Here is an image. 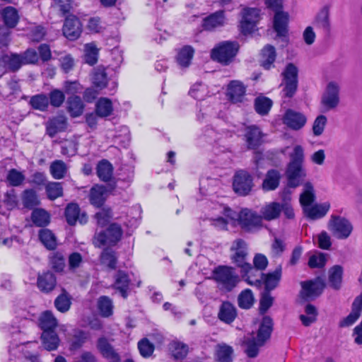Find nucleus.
Returning <instances> with one entry per match:
<instances>
[{"mask_svg": "<svg viewBox=\"0 0 362 362\" xmlns=\"http://www.w3.org/2000/svg\"><path fill=\"white\" fill-rule=\"evenodd\" d=\"M272 318H255L250 336L245 337V352L250 358L256 357L259 349L270 339L273 331Z\"/></svg>", "mask_w": 362, "mask_h": 362, "instance_id": "obj_1", "label": "nucleus"}, {"mask_svg": "<svg viewBox=\"0 0 362 362\" xmlns=\"http://www.w3.org/2000/svg\"><path fill=\"white\" fill-rule=\"evenodd\" d=\"M290 158L291 160L288 165L286 174L288 180V186L294 188L300 184L302 178L305 176V173L303 169V163L304 160L303 148L300 145L296 146L293 148Z\"/></svg>", "mask_w": 362, "mask_h": 362, "instance_id": "obj_2", "label": "nucleus"}, {"mask_svg": "<svg viewBox=\"0 0 362 362\" xmlns=\"http://www.w3.org/2000/svg\"><path fill=\"white\" fill-rule=\"evenodd\" d=\"M38 324L42 330L41 339L45 349L56 350L59 344V339L54 331L57 326V318H40Z\"/></svg>", "mask_w": 362, "mask_h": 362, "instance_id": "obj_3", "label": "nucleus"}, {"mask_svg": "<svg viewBox=\"0 0 362 362\" xmlns=\"http://www.w3.org/2000/svg\"><path fill=\"white\" fill-rule=\"evenodd\" d=\"M230 250L233 252L231 257L233 262L241 269V272L250 274L255 272L257 273V276L260 275L259 272L247 261V248L246 243L243 240H235L233 243Z\"/></svg>", "mask_w": 362, "mask_h": 362, "instance_id": "obj_4", "label": "nucleus"}, {"mask_svg": "<svg viewBox=\"0 0 362 362\" xmlns=\"http://www.w3.org/2000/svg\"><path fill=\"white\" fill-rule=\"evenodd\" d=\"M237 42L224 41L215 46L211 52V57L223 65H228L233 62L238 51Z\"/></svg>", "mask_w": 362, "mask_h": 362, "instance_id": "obj_5", "label": "nucleus"}, {"mask_svg": "<svg viewBox=\"0 0 362 362\" xmlns=\"http://www.w3.org/2000/svg\"><path fill=\"white\" fill-rule=\"evenodd\" d=\"M213 276L221 288L226 291H232L240 281L235 269L228 266H218L214 270Z\"/></svg>", "mask_w": 362, "mask_h": 362, "instance_id": "obj_6", "label": "nucleus"}, {"mask_svg": "<svg viewBox=\"0 0 362 362\" xmlns=\"http://www.w3.org/2000/svg\"><path fill=\"white\" fill-rule=\"evenodd\" d=\"M282 75L283 96L291 98L296 92L298 87V69L293 64H289L286 67Z\"/></svg>", "mask_w": 362, "mask_h": 362, "instance_id": "obj_7", "label": "nucleus"}, {"mask_svg": "<svg viewBox=\"0 0 362 362\" xmlns=\"http://www.w3.org/2000/svg\"><path fill=\"white\" fill-rule=\"evenodd\" d=\"M329 229L333 235L339 239L347 238L353 230L352 225L345 218L332 216L329 223Z\"/></svg>", "mask_w": 362, "mask_h": 362, "instance_id": "obj_8", "label": "nucleus"}, {"mask_svg": "<svg viewBox=\"0 0 362 362\" xmlns=\"http://www.w3.org/2000/svg\"><path fill=\"white\" fill-rule=\"evenodd\" d=\"M18 197L16 190L5 185H0V214L6 215L8 211L16 208Z\"/></svg>", "mask_w": 362, "mask_h": 362, "instance_id": "obj_9", "label": "nucleus"}, {"mask_svg": "<svg viewBox=\"0 0 362 362\" xmlns=\"http://www.w3.org/2000/svg\"><path fill=\"white\" fill-rule=\"evenodd\" d=\"M238 221L243 229L252 231L262 226V216L257 212L248 209H242L238 216Z\"/></svg>", "mask_w": 362, "mask_h": 362, "instance_id": "obj_10", "label": "nucleus"}, {"mask_svg": "<svg viewBox=\"0 0 362 362\" xmlns=\"http://www.w3.org/2000/svg\"><path fill=\"white\" fill-rule=\"evenodd\" d=\"M253 187L252 177L243 170H238L233 177V187L236 194L245 196Z\"/></svg>", "mask_w": 362, "mask_h": 362, "instance_id": "obj_11", "label": "nucleus"}, {"mask_svg": "<svg viewBox=\"0 0 362 362\" xmlns=\"http://www.w3.org/2000/svg\"><path fill=\"white\" fill-rule=\"evenodd\" d=\"M339 83L337 81H329L322 96L321 103L325 110L336 107L339 103Z\"/></svg>", "mask_w": 362, "mask_h": 362, "instance_id": "obj_12", "label": "nucleus"}, {"mask_svg": "<svg viewBox=\"0 0 362 362\" xmlns=\"http://www.w3.org/2000/svg\"><path fill=\"white\" fill-rule=\"evenodd\" d=\"M122 235L121 227L118 224L112 223L107 230L96 233L95 238L98 243V246L115 245L120 240Z\"/></svg>", "mask_w": 362, "mask_h": 362, "instance_id": "obj_13", "label": "nucleus"}, {"mask_svg": "<svg viewBox=\"0 0 362 362\" xmlns=\"http://www.w3.org/2000/svg\"><path fill=\"white\" fill-rule=\"evenodd\" d=\"M259 9L255 8H244L240 21V28L244 34L252 33L259 18Z\"/></svg>", "mask_w": 362, "mask_h": 362, "instance_id": "obj_14", "label": "nucleus"}, {"mask_svg": "<svg viewBox=\"0 0 362 362\" xmlns=\"http://www.w3.org/2000/svg\"><path fill=\"white\" fill-rule=\"evenodd\" d=\"M307 122V117L304 114L292 109L286 111L283 117V123L292 130H300Z\"/></svg>", "mask_w": 362, "mask_h": 362, "instance_id": "obj_15", "label": "nucleus"}, {"mask_svg": "<svg viewBox=\"0 0 362 362\" xmlns=\"http://www.w3.org/2000/svg\"><path fill=\"white\" fill-rule=\"evenodd\" d=\"M82 32V25L80 20L74 15L68 16L64 23L63 33L70 40L77 39Z\"/></svg>", "mask_w": 362, "mask_h": 362, "instance_id": "obj_16", "label": "nucleus"}, {"mask_svg": "<svg viewBox=\"0 0 362 362\" xmlns=\"http://www.w3.org/2000/svg\"><path fill=\"white\" fill-rule=\"evenodd\" d=\"M227 23V19L223 11H216L203 18L202 27L204 30L214 31L223 27Z\"/></svg>", "mask_w": 362, "mask_h": 362, "instance_id": "obj_17", "label": "nucleus"}, {"mask_svg": "<svg viewBox=\"0 0 362 362\" xmlns=\"http://www.w3.org/2000/svg\"><path fill=\"white\" fill-rule=\"evenodd\" d=\"M10 236L7 237L6 234H0V245L10 247L15 245H21L25 243V236L23 231L18 227H13L8 231Z\"/></svg>", "mask_w": 362, "mask_h": 362, "instance_id": "obj_18", "label": "nucleus"}, {"mask_svg": "<svg viewBox=\"0 0 362 362\" xmlns=\"http://www.w3.org/2000/svg\"><path fill=\"white\" fill-rule=\"evenodd\" d=\"M313 25L315 28L320 30L324 34L327 35L331 30V22L329 18V8L328 6H323L315 15Z\"/></svg>", "mask_w": 362, "mask_h": 362, "instance_id": "obj_19", "label": "nucleus"}, {"mask_svg": "<svg viewBox=\"0 0 362 362\" xmlns=\"http://www.w3.org/2000/svg\"><path fill=\"white\" fill-rule=\"evenodd\" d=\"M245 95V87L239 81H232L227 88V96L233 103L243 102Z\"/></svg>", "mask_w": 362, "mask_h": 362, "instance_id": "obj_20", "label": "nucleus"}, {"mask_svg": "<svg viewBox=\"0 0 362 362\" xmlns=\"http://www.w3.org/2000/svg\"><path fill=\"white\" fill-rule=\"evenodd\" d=\"M130 279L127 272L118 270L114 276L113 287L117 290L122 298H127L129 292Z\"/></svg>", "mask_w": 362, "mask_h": 362, "instance_id": "obj_21", "label": "nucleus"}, {"mask_svg": "<svg viewBox=\"0 0 362 362\" xmlns=\"http://www.w3.org/2000/svg\"><path fill=\"white\" fill-rule=\"evenodd\" d=\"M245 138L247 148L255 149L262 144L263 134L259 127L250 126L245 129Z\"/></svg>", "mask_w": 362, "mask_h": 362, "instance_id": "obj_22", "label": "nucleus"}, {"mask_svg": "<svg viewBox=\"0 0 362 362\" xmlns=\"http://www.w3.org/2000/svg\"><path fill=\"white\" fill-rule=\"evenodd\" d=\"M97 346L102 356L108 362H121L119 354L115 350L107 339L104 337L100 338L98 341Z\"/></svg>", "mask_w": 362, "mask_h": 362, "instance_id": "obj_23", "label": "nucleus"}, {"mask_svg": "<svg viewBox=\"0 0 362 362\" xmlns=\"http://www.w3.org/2000/svg\"><path fill=\"white\" fill-rule=\"evenodd\" d=\"M107 189L103 185H95L93 186L88 194V199L91 205L96 208L101 207L107 197Z\"/></svg>", "mask_w": 362, "mask_h": 362, "instance_id": "obj_24", "label": "nucleus"}, {"mask_svg": "<svg viewBox=\"0 0 362 362\" xmlns=\"http://www.w3.org/2000/svg\"><path fill=\"white\" fill-rule=\"evenodd\" d=\"M57 279L50 272H43L37 276V286L43 293H49L56 286Z\"/></svg>", "mask_w": 362, "mask_h": 362, "instance_id": "obj_25", "label": "nucleus"}, {"mask_svg": "<svg viewBox=\"0 0 362 362\" xmlns=\"http://www.w3.org/2000/svg\"><path fill=\"white\" fill-rule=\"evenodd\" d=\"M302 294L306 298H315L318 296L324 288V284L320 280L308 281L301 282Z\"/></svg>", "mask_w": 362, "mask_h": 362, "instance_id": "obj_26", "label": "nucleus"}, {"mask_svg": "<svg viewBox=\"0 0 362 362\" xmlns=\"http://www.w3.org/2000/svg\"><path fill=\"white\" fill-rule=\"evenodd\" d=\"M274 12V29L278 36L285 37L288 32V14L282 11L281 9Z\"/></svg>", "mask_w": 362, "mask_h": 362, "instance_id": "obj_27", "label": "nucleus"}, {"mask_svg": "<svg viewBox=\"0 0 362 362\" xmlns=\"http://www.w3.org/2000/svg\"><path fill=\"white\" fill-rule=\"evenodd\" d=\"M8 42V31L4 27H0V78L6 73L5 52Z\"/></svg>", "mask_w": 362, "mask_h": 362, "instance_id": "obj_28", "label": "nucleus"}, {"mask_svg": "<svg viewBox=\"0 0 362 362\" xmlns=\"http://www.w3.org/2000/svg\"><path fill=\"white\" fill-rule=\"evenodd\" d=\"M281 212V204L273 202L265 204L260 209L262 220L272 221L277 218Z\"/></svg>", "mask_w": 362, "mask_h": 362, "instance_id": "obj_29", "label": "nucleus"}, {"mask_svg": "<svg viewBox=\"0 0 362 362\" xmlns=\"http://www.w3.org/2000/svg\"><path fill=\"white\" fill-rule=\"evenodd\" d=\"M19 92L20 86L14 80H11L0 87V97L10 101L16 98Z\"/></svg>", "mask_w": 362, "mask_h": 362, "instance_id": "obj_30", "label": "nucleus"}, {"mask_svg": "<svg viewBox=\"0 0 362 362\" xmlns=\"http://www.w3.org/2000/svg\"><path fill=\"white\" fill-rule=\"evenodd\" d=\"M281 279V267H277L274 272L264 274L262 282L264 283L265 291L270 292L279 284Z\"/></svg>", "mask_w": 362, "mask_h": 362, "instance_id": "obj_31", "label": "nucleus"}, {"mask_svg": "<svg viewBox=\"0 0 362 362\" xmlns=\"http://www.w3.org/2000/svg\"><path fill=\"white\" fill-rule=\"evenodd\" d=\"M194 49L189 45L180 48L176 56V62L180 68L188 67L194 55Z\"/></svg>", "mask_w": 362, "mask_h": 362, "instance_id": "obj_32", "label": "nucleus"}, {"mask_svg": "<svg viewBox=\"0 0 362 362\" xmlns=\"http://www.w3.org/2000/svg\"><path fill=\"white\" fill-rule=\"evenodd\" d=\"M113 112V105L110 99L107 98H100L96 103L95 112L100 117L110 116Z\"/></svg>", "mask_w": 362, "mask_h": 362, "instance_id": "obj_33", "label": "nucleus"}, {"mask_svg": "<svg viewBox=\"0 0 362 362\" xmlns=\"http://www.w3.org/2000/svg\"><path fill=\"white\" fill-rule=\"evenodd\" d=\"M67 111L72 117H77L82 115L84 110V104L79 96L73 95L68 98Z\"/></svg>", "mask_w": 362, "mask_h": 362, "instance_id": "obj_34", "label": "nucleus"}, {"mask_svg": "<svg viewBox=\"0 0 362 362\" xmlns=\"http://www.w3.org/2000/svg\"><path fill=\"white\" fill-rule=\"evenodd\" d=\"M330 204L325 202L322 204H317L313 206L305 207L304 213L310 219L315 220L323 217L329 211Z\"/></svg>", "mask_w": 362, "mask_h": 362, "instance_id": "obj_35", "label": "nucleus"}, {"mask_svg": "<svg viewBox=\"0 0 362 362\" xmlns=\"http://www.w3.org/2000/svg\"><path fill=\"white\" fill-rule=\"evenodd\" d=\"M280 178L281 175L278 170L274 169L269 170L263 181L262 189L264 191L276 189L279 185Z\"/></svg>", "mask_w": 362, "mask_h": 362, "instance_id": "obj_36", "label": "nucleus"}, {"mask_svg": "<svg viewBox=\"0 0 362 362\" xmlns=\"http://www.w3.org/2000/svg\"><path fill=\"white\" fill-rule=\"evenodd\" d=\"M31 221L37 227H45L50 221V215L46 210L37 208L31 214Z\"/></svg>", "mask_w": 362, "mask_h": 362, "instance_id": "obj_37", "label": "nucleus"}, {"mask_svg": "<svg viewBox=\"0 0 362 362\" xmlns=\"http://www.w3.org/2000/svg\"><path fill=\"white\" fill-rule=\"evenodd\" d=\"M274 47L267 45L262 50L261 64L265 69H269L276 59Z\"/></svg>", "mask_w": 362, "mask_h": 362, "instance_id": "obj_38", "label": "nucleus"}, {"mask_svg": "<svg viewBox=\"0 0 362 362\" xmlns=\"http://www.w3.org/2000/svg\"><path fill=\"white\" fill-rule=\"evenodd\" d=\"M39 239L42 244L48 250H54L57 247V238L49 229L43 228L39 230Z\"/></svg>", "mask_w": 362, "mask_h": 362, "instance_id": "obj_39", "label": "nucleus"}, {"mask_svg": "<svg viewBox=\"0 0 362 362\" xmlns=\"http://www.w3.org/2000/svg\"><path fill=\"white\" fill-rule=\"evenodd\" d=\"M233 349L226 344H219L216 346V358L218 362H231Z\"/></svg>", "mask_w": 362, "mask_h": 362, "instance_id": "obj_40", "label": "nucleus"}, {"mask_svg": "<svg viewBox=\"0 0 362 362\" xmlns=\"http://www.w3.org/2000/svg\"><path fill=\"white\" fill-rule=\"evenodd\" d=\"M66 128V119L62 116H58L50 119L47 125V132L53 137L57 132L63 131Z\"/></svg>", "mask_w": 362, "mask_h": 362, "instance_id": "obj_41", "label": "nucleus"}, {"mask_svg": "<svg viewBox=\"0 0 362 362\" xmlns=\"http://www.w3.org/2000/svg\"><path fill=\"white\" fill-rule=\"evenodd\" d=\"M169 350L175 360H182L187 354V345L177 341H173L169 344Z\"/></svg>", "mask_w": 362, "mask_h": 362, "instance_id": "obj_42", "label": "nucleus"}, {"mask_svg": "<svg viewBox=\"0 0 362 362\" xmlns=\"http://www.w3.org/2000/svg\"><path fill=\"white\" fill-rule=\"evenodd\" d=\"M23 206L27 209H33L40 204L36 192L33 189H25L21 195Z\"/></svg>", "mask_w": 362, "mask_h": 362, "instance_id": "obj_43", "label": "nucleus"}, {"mask_svg": "<svg viewBox=\"0 0 362 362\" xmlns=\"http://www.w3.org/2000/svg\"><path fill=\"white\" fill-rule=\"evenodd\" d=\"M45 189L47 197L49 200L53 201L63 196V187L61 182H47Z\"/></svg>", "mask_w": 362, "mask_h": 362, "instance_id": "obj_44", "label": "nucleus"}, {"mask_svg": "<svg viewBox=\"0 0 362 362\" xmlns=\"http://www.w3.org/2000/svg\"><path fill=\"white\" fill-rule=\"evenodd\" d=\"M112 166L107 160H103L98 164L97 175L104 182L110 180L112 176Z\"/></svg>", "mask_w": 362, "mask_h": 362, "instance_id": "obj_45", "label": "nucleus"}, {"mask_svg": "<svg viewBox=\"0 0 362 362\" xmlns=\"http://www.w3.org/2000/svg\"><path fill=\"white\" fill-rule=\"evenodd\" d=\"M68 170L66 163L61 160H54L49 167V172L52 176L57 180L64 177Z\"/></svg>", "mask_w": 362, "mask_h": 362, "instance_id": "obj_46", "label": "nucleus"}, {"mask_svg": "<svg viewBox=\"0 0 362 362\" xmlns=\"http://www.w3.org/2000/svg\"><path fill=\"white\" fill-rule=\"evenodd\" d=\"M98 308L103 317H110L113 314L112 301L107 296H103L98 298Z\"/></svg>", "mask_w": 362, "mask_h": 362, "instance_id": "obj_47", "label": "nucleus"}, {"mask_svg": "<svg viewBox=\"0 0 362 362\" xmlns=\"http://www.w3.org/2000/svg\"><path fill=\"white\" fill-rule=\"evenodd\" d=\"M343 269L339 265L332 267L329 271V283L332 287L338 289L341 283Z\"/></svg>", "mask_w": 362, "mask_h": 362, "instance_id": "obj_48", "label": "nucleus"}, {"mask_svg": "<svg viewBox=\"0 0 362 362\" xmlns=\"http://www.w3.org/2000/svg\"><path fill=\"white\" fill-rule=\"evenodd\" d=\"M291 192L289 189H284L281 193V198L284 203L281 204V211L284 212V214L286 218L290 219L294 217L293 209L288 202V201L291 200Z\"/></svg>", "mask_w": 362, "mask_h": 362, "instance_id": "obj_49", "label": "nucleus"}, {"mask_svg": "<svg viewBox=\"0 0 362 362\" xmlns=\"http://www.w3.org/2000/svg\"><path fill=\"white\" fill-rule=\"evenodd\" d=\"M315 199L313 187L310 182L304 185V190L300 197V202L303 206V209L305 207H309L313 202Z\"/></svg>", "mask_w": 362, "mask_h": 362, "instance_id": "obj_50", "label": "nucleus"}, {"mask_svg": "<svg viewBox=\"0 0 362 362\" xmlns=\"http://www.w3.org/2000/svg\"><path fill=\"white\" fill-rule=\"evenodd\" d=\"M30 104L33 109L45 111L49 106V98L45 94H37L31 97Z\"/></svg>", "mask_w": 362, "mask_h": 362, "instance_id": "obj_51", "label": "nucleus"}, {"mask_svg": "<svg viewBox=\"0 0 362 362\" xmlns=\"http://www.w3.org/2000/svg\"><path fill=\"white\" fill-rule=\"evenodd\" d=\"M84 60L90 65H94L98 62V49L93 43H88L85 45Z\"/></svg>", "mask_w": 362, "mask_h": 362, "instance_id": "obj_52", "label": "nucleus"}, {"mask_svg": "<svg viewBox=\"0 0 362 362\" xmlns=\"http://www.w3.org/2000/svg\"><path fill=\"white\" fill-rule=\"evenodd\" d=\"M5 68L6 65L13 71L18 70L23 65H25L21 54H11L8 55L5 53Z\"/></svg>", "mask_w": 362, "mask_h": 362, "instance_id": "obj_53", "label": "nucleus"}, {"mask_svg": "<svg viewBox=\"0 0 362 362\" xmlns=\"http://www.w3.org/2000/svg\"><path fill=\"white\" fill-rule=\"evenodd\" d=\"M207 86L202 83H196L190 88L189 94L196 100H204L209 95Z\"/></svg>", "mask_w": 362, "mask_h": 362, "instance_id": "obj_54", "label": "nucleus"}, {"mask_svg": "<svg viewBox=\"0 0 362 362\" xmlns=\"http://www.w3.org/2000/svg\"><path fill=\"white\" fill-rule=\"evenodd\" d=\"M25 176L23 172L16 169H11L8 172L6 180L9 185L13 187L21 186L25 181Z\"/></svg>", "mask_w": 362, "mask_h": 362, "instance_id": "obj_55", "label": "nucleus"}, {"mask_svg": "<svg viewBox=\"0 0 362 362\" xmlns=\"http://www.w3.org/2000/svg\"><path fill=\"white\" fill-rule=\"evenodd\" d=\"M80 208L76 204H69L65 209V217L69 225H74L78 218Z\"/></svg>", "mask_w": 362, "mask_h": 362, "instance_id": "obj_56", "label": "nucleus"}, {"mask_svg": "<svg viewBox=\"0 0 362 362\" xmlns=\"http://www.w3.org/2000/svg\"><path fill=\"white\" fill-rule=\"evenodd\" d=\"M272 101L266 97H259L255 99V107L257 113L264 115H267L272 107Z\"/></svg>", "mask_w": 362, "mask_h": 362, "instance_id": "obj_57", "label": "nucleus"}, {"mask_svg": "<svg viewBox=\"0 0 362 362\" xmlns=\"http://www.w3.org/2000/svg\"><path fill=\"white\" fill-rule=\"evenodd\" d=\"M45 35V28L41 25H31L27 28V35L33 42L40 41Z\"/></svg>", "mask_w": 362, "mask_h": 362, "instance_id": "obj_58", "label": "nucleus"}, {"mask_svg": "<svg viewBox=\"0 0 362 362\" xmlns=\"http://www.w3.org/2000/svg\"><path fill=\"white\" fill-rule=\"evenodd\" d=\"M117 261L116 252L110 249H105L101 254V262L110 269H115Z\"/></svg>", "mask_w": 362, "mask_h": 362, "instance_id": "obj_59", "label": "nucleus"}, {"mask_svg": "<svg viewBox=\"0 0 362 362\" xmlns=\"http://www.w3.org/2000/svg\"><path fill=\"white\" fill-rule=\"evenodd\" d=\"M253 303V294L250 289L243 291L238 296V305L241 308L249 309Z\"/></svg>", "mask_w": 362, "mask_h": 362, "instance_id": "obj_60", "label": "nucleus"}, {"mask_svg": "<svg viewBox=\"0 0 362 362\" xmlns=\"http://www.w3.org/2000/svg\"><path fill=\"white\" fill-rule=\"evenodd\" d=\"M138 349L144 358H148L153 354L154 345L147 338H144L138 342Z\"/></svg>", "mask_w": 362, "mask_h": 362, "instance_id": "obj_61", "label": "nucleus"}, {"mask_svg": "<svg viewBox=\"0 0 362 362\" xmlns=\"http://www.w3.org/2000/svg\"><path fill=\"white\" fill-rule=\"evenodd\" d=\"M93 85L99 90L103 89L107 83V75L103 70H97L92 78Z\"/></svg>", "mask_w": 362, "mask_h": 362, "instance_id": "obj_62", "label": "nucleus"}, {"mask_svg": "<svg viewBox=\"0 0 362 362\" xmlns=\"http://www.w3.org/2000/svg\"><path fill=\"white\" fill-rule=\"evenodd\" d=\"M56 308L61 313L67 311L71 305V300L66 293L59 295L54 301Z\"/></svg>", "mask_w": 362, "mask_h": 362, "instance_id": "obj_63", "label": "nucleus"}, {"mask_svg": "<svg viewBox=\"0 0 362 362\" xmlns=\"http://www.w3.org/2000/svg\"><path fill=\"white\" fill-rule=\"evenodd\" d=\"M60 67L64 73L71 71L74 66V59L69 54L64 53L59 59Z\"/></svg>", "mask_w": 362, "mask_h": 362, "instance_id": "obj_64", "label": "nucleus"}]
</instances>
